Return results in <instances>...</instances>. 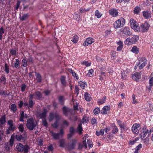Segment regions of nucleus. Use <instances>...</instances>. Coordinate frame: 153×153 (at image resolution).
Wrapping results in <instances>:
<instances>
[{"mask_svg":"<svg viewBox=\"0 0 153 153\" xmlns=\"http://www.w3.org/2000/svg\"><path fill=\"white\" fill-rule=\"evenodd\" d=\"M30 149V147L27 145L24 146L20 143H18L16 146V150L18 152L27 153Z\"/></svg>","mask_w":153,"mask_h":153,"instance_id":"obj_1","label":"nucleus"},{"mask_svg":"<svg viewBox=\"0 0 153 153\" xmlns=\"http://www.w3.org/2000/svg\"><path fill=\"white\" fill-rule=\"evenodd\" d=\"M36 125V121L33 118H29L27 120L26 126L28 129L30 130H33Z\"/></svg>","mask_w":153,"mask_h":153,"instance_id":"obj_2","label":"nucleus"},{"mask_svg":"<svg viewBox=\"0 0 153 153\" xmlns=\"http://www.w3.org/2000/svg\"><path fill=\"white\" fill-rule=\"evenodd\" d=\"M147 62V60L144 57L139 58L138 61L136 63V65H137V66H138L139 69L141 70L146 65Z\"/></svg>","mask_w":153,"mask_h":153,"instance_id":"obj_3","label":"nucleus"},{"mask_svg":"<svg viewBox=\"0 0 153 153\" xmlns=\"http://www.w3.org/2000/svg\"><path fill=\"white\" fill-rule=\"evenodd\" d=\"M125 23V20L121 18L116 21L114 23V26L115 28H118L123 26Z\"/></svg>","mask_w":153,"mask_h":153,"instance_id":"obj_4","label":"nucleus"},{"mask_svg":"<svg viewBox=\"0 0 153 153\" xmlns=\"http://www.w3.org/2000/svg\"><path fill=\"white\" fill-rule=\"evenodd\" d=\"M130 23L131 28L135 31H138L139 30V27L137 23L134 19H131L130 20Z\"/></svg>","mask_w":153,"mask_h":153,"instance_id":"obj_5","label":"nucleus"},{"mask_svg":"<svg viewBox=\"0 0 153 153\" xmlns=\"http://www.w3.org/2000/svg\"><path fill=\"white\" fill-rule=\"evenodd\" d=\"M121 31L123 35L125 36L126 37L130 36L132 34V33L130 30L129 27H124L121 29Z\"/></svg>","mask_w":153,"mask_h":153,"instance_id":"obj_6","label":"nucleus"},{"mask_svg":"<svg viewBox=\"0 0 153 153\" xmlns=\"http://www.w3.org/2000/svg\"><path fill=\"white\" fill-rule=\"evenodd\" d=\"M54 118H55L57 121H59L60 119V117L56 113H51L49 116V121H51Z\"/></svg>","mask_w":153,"mask_h":153,"instance_id":"obj_7","label":"nucleus"},{"mask_svg":"<svg viewBox=\"0 0 153 153\" xmlns=\"http://www.w3.org/2000/svg\"><path fill=\"white\" fill-rule=\"evenodd\" d=\"M150 27L149 24L147 22L144 24H141L139 27V30L142 32L147 31Z\"/></svg>","mask_w":153,"mask_h":153,"instance_id":"obj_8","label":"nucleus"},{"mask_svg":"<svg viewBox=\"0 0 153 153\" xmlns=\"http://www.w3.org/2000/svg\"><path fill=\"white\" fill-rule=\"evenodd\" d=\"M141 129V127L139 124L135 123L132 126L131 130L135 134H138L139 130Z\"/></svg>","mask_w":153,"mask_h":153,"instance_id":"obj_9","label":"nucleus"},{"mask_svg":"<svg viewBox=\"0 0 153 153\" xmlns=\"http://www.w3.org/2000/svg\"><path fill=\"white\" fill-rule=\"evenodd\" d=\"M141 133L140 134L141 138H143L145 137L147 134L149 135L151 134L150 131H148L146 128H143L141 130Z\"/></svg>","mask_w":153,"mask_h":153,"instance_id":"obj_10","label":"nucleus"},{"mask_svg":"<svg viewBox=\"0 0 153 153\" xmlns=\"http://www.w3.org/2000/svg\"><path fill=\"white\" fill-rule=\"evenodd\" d=\"M94 42L95 40L93 38L89 37L86 39L85 41L83 42V45L84 46H87L94 43Z\"/></svg>","mask_w":153,"mask_h":153,"instance_id":"obj_11","label":"nucleus"},{"mask_svg":"<svg viewBox=\"0 0 153 153\" xmlns=\"http://www.w3.org/2000/svg\"><path fill=\"white\" fill-rule=\"evenodd\" d=\"M42 96L41 93L39 91H37L32 94L30 95V97L33 99L39 100L42 97Z\"/></svg>","mask_w":153,"mask_h":153,"instance_id":"obj_12","label":"nucleus"},{"mask_svg":"<svg viewBox=\"0 0 153 153\" xmlns=\"http://www.w3.org/2000/svg\"><path fill=\"white\" fill-rule=\"evenodd\" d=\"M19 116L20 117L19 121L22 122H24V119L25 118H27L29 117L28 115L25 114L23 111H21L20 112Z\"/></svg>","mask_w":153,"mask_h":153,"instance_id":"obj_13","label":"nucleus"},{"mask_svg":"<svg viewBox=\"0 0 153 153\" xmlns=\"http://www.w3.org/2000/svg\"><path fill=\"white\" fill-rule=\"evenodd\" d=\"M109 14L113 17H116L118 15L117 10L115 8H112L110 9L109 11Z\"/></svg>","mask_w":153,"mask_h":153,"instance_id":"obj_14","label":"nucleus"},{"mask_svg":"<svg viewBox=\"0 0 153 153\" xmlns=\"http://www.w3.org/2000/svg\"><path fill=\"white\" fill-rule=\"evenodd\" d=\"M132 78L133 80L137 82L139 81L141 75L139 73L136 72L134 74L132 75Z\"/></svg>","mask_w":153,"mask_h":153,"instance_id":"obj_15","label":"nucleus"},{"mask_svg":"<svg viewBox=\"0 0 153 153\" xmlns=\"http://www.w3.org/2000/svg\"><path fill=\"white\" fill-rule=\"evenodd\" d=\"M110 110V107L108 106H104L101 111V114H106L108 113Z\"/></svg>","mask_w":153,"mask_h":153,"instance_id":"obj_16","label":"nucleus"},{"mask_svg":"<svg viewBox=\"0 0 153 153\" xmlns=\"http://www.w3.org/2000/svg\"><path fill=\"white\" fill-rule=\"evenodd\" d=\"M151 11L146 10L144 11L143 12V16L146 19H149L151 17Z\"/></svg>","mask_w":153,"mask_h":153,"instance_id":"obj_17","label":"nucleus"},{"mask_svg":"<svg viewBox=\"0 0 153 153\" xmlns=\"http://www.w3.org/2000/svg\"><path fill=\"white\" fill-rule=\"evenodd\" d=\"M89 116L88 115L85 114L83 115L81 122L82 123H87L89 122Z\"/></svg>","mask_w":153,"mask_h":153,"instance_id":"obj_18","label":"nucleus"},{"mask_svg":"<svg viewBox=\"0 0 153 153\" xmlns=\"http://www.w3.org/2000/svg\"><path fill=\"white\" fill-rule=\"evenodd\" d=\"M76 143V141L73 140H72V142L71 143H70L69 144L67 148L69 150H71L74 148Z\"/></svg>","mask_w":153,"mask_h":153,"instance_id":"obj_19","label":"nucleus"},{"mask_svg":"<svg viewBox=\"0 0 153 153\" xmlns=\"http://www.w3.org/2000/svg\"><path fill=\"white\" fill-rule=\"evenodd\" d=\"M106 97L105 96H104L101 99H98L97 100V102L99 105H100L105 102Z\"/></svg>","mask_w":153,"mask_h":153,"instance_id":"obj_20","label":"nucleus"},{"mask_svg":"<svg viewBox=\"0 0 153 153\" xmlns=\"http://www.w3.org/2000/svg\"><path fill=\"white\" fill-rule=\"evenodd\" d=\"M84 97L85 100L87 101H90L92 100L90 94L87 92H86L84 95Z\"/></svg>","mask_w":153,"mask_h":153,"instance_id":"obj_21","label":"nucleus"},{"mask_svg":"<svg viewBox=\"0 0 153 153\" xmlns=\"http://www.w3.org/2000/svg\"><path fill=\"white\" fill-rule=\"evenodd\" d=\"M33 99L31 97H30V98L29 99L28 106V109H30V108H32L33 106L34 103L32 100Z\"/></svg>","mask_w":153,"mask_h":153,"instance_id":"obj_22","label":"nucleus"},{"mask_svg":"<svg viewBox=\"0 0 153 153\" xmlns=\"http://www.w3.org/2000/svg\"><path fill=\"white\" fill-rule=\"evenodd\" d=\"M117 123L118 125H119L120 129L123 128L126 126V124L125 123L119 120L117 121Z\"/></svg>","mask_w":153,"mask_h":153,"instance_id":"obj_23","label":"nucleus"},{"mask_svg":"<svg viewBox=\"0 0 153 153\" xmlns=\"http://www.w3.org/2000/svg\"><path fill=\"white\" fill-rule=\"evenodd\" d=\"M131 39L132 43H134L138 40L139 36L137 35H134Z\"/></svg>","mask_w":153,"mask_h":153,"instance_id":"obj_24","label":"nucleus"},{"mask_svg":"<svg viewBox=\"0 0 153 153\" xmlns=\"http://www.w3.org/2000/svg\"><path fill=\"white\" fill-rule=\"evenodd\" d=\"M132 103L133 104H135L139 102V100H138V97L136 96L135 95H132Z\"/></svg>","mask_w":153,"mask_h":153,"instance_id":"obj_25","label":"nucleus"},{"mask_svg":"<svg viewBox=\"0 0 153 153\" xmlns=\"http://www.w3.org/2000/svg\"><path fill=\"white\" fill-rule=\"evenodd\" d=\"M82 124L81 123L79 124L77 127L76 131L79 134H82Z\"/></svg>","mask_w":153,"mask_h":153,"instance_id":"obj_26","label":"nucleus"},{"mask_svg":"<svg viewBox=\"0 0 153 153\" xmlns=\"http://www.w3.org/2000/svg\"><path fill=\"white\" fill-rule=\"evenodd\" d=\"M47 112V111L45 109H44L43 112L40 114V117L42 119H45V117H46Z\"/></svg>","mask_w":153,"mask_h":153,"instance_id":"obj_27","label":"nucleus"},{"mask_svg":"<svg viewBox=\"0 0 153 153\" xmlns=\"http://www.w3.org/2000/svg\"><path fill=\"white\" fill-rule=\"evenodd\" d=\"M51 133L52 134V135L54 139L57 140L60 137L59 134L58 133H54L53 131L51 132Z\"/></svg>","mask_w":153,"mask_h":153,"instance_id":"obj_28","label":"nucleus"},{"mask_svg":"<svg viewBox=\"0 0 153 153\" xmlns=\"http://www.w3.org/2000/svg\"><path fill=\"white\" fill-rule=\"evenodd\" d=\"M79 37L76 35H74L72 37L71 41L74 43H76L78 41Z\"/></svg>","mask_w":153,"mask_h":153,"instance_id":"obj_29","label":"nucleus"},{"mask_svg":"<svg viewBox=\"0 0 153 153\" xmlns=\"http://www.w3.org/2000/svg\"><path fill=\"white\" fill-rule=\"evenodd\" d=\"M139 138L137 137L135 139H134L133 140H130L128 142V143L129 145H132L134 144L138 140Z\"/></svg>","mask_w":153,"mask_h":153,"instance_id":"obj_30","label":"nucleus"},{"mask_svg":"<svg viewBox=\"0 0 153 153\" xmlns=\"http://www.w3.org/2000/svg\"><path fill=\"white\" fill-rule=\"evenodd\" d=\"M88 136L87 134H85L83 138V143L84 146H85L86 148H87V145L86 143V140L87 138L88 137Z\"/></svg>","mask_w":153,"mask_h":153,"instance_id":"obj_31","label":"nucleus"},{"mask_svg":"<svg viewBox=\"0 0 153 153\" xmlns=\"http://www.w3.org/2000/svg\"><path fill=\"white\" fill-rule=\"evenodd\" d=\"M63 113L66 116H68V114L69 111V109L66 107H64L62 108Z\"/></svg>","mask_w":153,"mask_h":153,"instance_id":"obj_32","label":"nucleus"},{"mask_svg":"<svg viewBox=\"0 0 153 153\" xmlns=\"http://www.w3.org/2000/svg\"><path fill=\"white\" fill-rule=\"evenodd\" d=\"M131 40L130 38H128L126 39L124 42L125 44L126 45H128L132 44V43L131 41Z\"/></svg>","mask_w":153,"mask_h":153,"instance_id":"obj_33","label":"nucleus"},{"mask_svg":"<svg viewBox=\"0 0 153 153\" xmlns=\"http://www.w3.org/2000/svg\"><path fill=\"white\" fill-rule=\"evenodd\" d=\"M141 10V8L140 7L137 6L135 7L134 10V12L135 14H138L140 12Z\"/></svg>","mask_w":153,"mask_h":153,"instance_id":"obj_34","label":"nucleus"},{"mask_svg":"<svg viewBox=\"0 0 153 153\" xmlns=\"http://www.w3.org/2000/svg\"><path fill=\"white\" fill-rule=\"evenodd\" d=\"M10 109L13 112H16L17 110L16 104H12L11 105Z\"/></svg>","mask_w":153,"mask_h":153,"instance_id":"obj_35","label":"nucleus"},{"mask_svg":"<svg viewBox=\"0 0 153 153\" xmlns=\"http://www.w3.org/2000/svg\"><path fill=\"white\" fill-rule=\"evenodd\" d=\"M102 14L100 12L97 10H96L95 12V16H96L98 18H100L102 16Z\"/></svg>","mask_w":153,"mask_h":153,"instance_id":"obj_36","label":"nucleus"},{"mask_svg":"<svg viewBox=\"0 0 153 153\" xmlns=\"http://www.w3.org/2000/svg\"><path fill=\"white\" fill-rule=\"evenodd\" d=\"M59 102L61 105H63L64 104V102L65 101V99L63 96H60L58 98Z\"/></svg>","mask_w":153,"mask_h":153,"instance_id":"obj_37","label":"nucleus"},{"mask_svg":"<svg viewBox=\"0 0 153 153\" xmlns=\"http://www.w3.org/2000/svg\"><path fill=\"white\" fill-rule=\"evenodd\" d=\"M105 72H101V74L99 75V79L101 81H102L104 79V78L105 77Z\"/></svg>","mask_w":153,"mask_h":153,"instance_id":"obj_38","label":"nucleus"},{"mask_svg":"<svg viewBox=\"0 0 153 153\" xmlns=\"http://www.w3.org/2000/svg\"><path fill=\"white\" fill-rule=\"evenodd\" d=\"M65 77L64 76H62L61 77L60 80L63 86H65L66 84V82L65 81Z\"/></svg>","mask_w":153,"mask_h":153,"instance_id":"obj_39","label":"nucleus"},{"mask_svg":"<svg viewBox=\"0 0 153 153\" xmlns=\"http://www.w3.org/2000/svg\"><path fill=\"white\" fill-rule=\"evenodd\" d=\"M36 79L38 82H40L42 81V77L39 74L36 73Z\"/></svg>","mask_w":153,"mask_h":153,"instance_id":"obj_40","label":"nucleus"},{"mask_svg":"<svg viewBox=\"0 0 153 153\" xmlns=\"http://www.w3.org/2000/svg\"><path fill=\"white\" fill-rule=\"evenodd\" d=\"M4 33V30L2 27L0 28V40H1L3 38V36Z\"/></svg>","mask_w":153,"mask_h":153,"instance_id":"obj_41","label":"nucleus"},{"mask_svg":"<svg viewBox=\"0 0 153 153\" xmlns=\"http://www.w3.org/2000/svg\"><path fill=\"white\" fill-rule=\"evenodd\" d=\"M149 79L150 86H153V73L152 74L151 76L149 77Z\"/></svg>","mask_w":153,"mask_h":153,"instance_id":"obj_42","label":"nucleus"},{"mask_svg":"<svg viewBox=\"0 0 153 153\" xmlns=\"http://www.w3.org/2000/svg\"><path fill=\"white\" fill-rule=\"evenodd\" d=\"M118 131V129L115 126H114L112 128V132L114 134H116Z\"/></svg>","mask_w":153,"mask_h":153,"instance_id":"obj_43","label":"nucleus"},{"mask_svg":"<svg viewBox=\"0 0 153 153\" xmlns=\"http://www.w3.org/2000/svg\"><path fill=\"white\" fill-rule=\"evenodd\" d=\"M81 64L82 65H83L86 66L87 67L90 66L91 64V63L90 62H88V61H84L81 62Z\"/></svg>","mask_w":153,"mask_h":153,"instance_id":"obj_44","label":"nucleus"},{"mask_svg":"<svg viewBox=\"0 0 153 153\" xmlns=\"http://www.w3.org/2000/svg\"><path fill=\"white\" fill-rule=\"evenodd\" d=\"M131 51L133 53L136 54L138 53L139 52L138 48L136 46H134L132 47L131 50Z\"/></svg>","mask_w":153,"mask_h":153,"instance_id":"obj_45","label":"nucleus"},{"mask_svg":"<svg viewBox=\"0 0 153 153\" xmlns=\"http://www.w3.org/2000/svg\"><path fill=\"white\" fill-rule=\"evenodd\" d=\"M94 71L93 69H90L87 74V75L89 77H91L94 75Z\"/></svg>","mask_w":153,"mask_h":153,"instance_id":"obj_46","label":"nucleus"},{"mask_svg":"<svg viewBox=\"0 0 153 153\" xmlns=\"http://www.w3.org/2000/svg\"><path fill=\"white\" fill-rule=\"evenodd\" d=\"M6 82V78L3 75L1 76L0 78V82L5 84Z\"/></svg>","mask_w":153,"mask_h":153,"instance_id":"obj_47","label":"nucleus"},{"mask_svg":"<svg viewBox=\"0 0 153 153\" xmlns=\"http://www.w3.org/2000/svg\"><path fill=\"white\" fill-rule=\"evenodd\" d=\"M79 85L80 86L81 88L82 89H84L85 87L87 86V84L86 82H79Z\"/></svg>","mask_w":153,"mask_h":153,"instance_id":"obj_48","label":"nucleus"},{"mask_svg":"<svg viewBox=\"0 0 153 153\" xmlns=\"http://www.w3.org/2000/svg\"><path fill=\"white\" fill-rule=\"evenodd\" d=\"M22 138V137L21 135L17 134L16 135V140L19 141H21Z\"/></svg>","mask_w":153,"mask_h":153,"instance_id":"obj_49","label":"nucleus"},{"mask_svg":"<svg viewBox=\"0 0 153 153\" xmlns=\"http://www.w3.org/2000/svg\"><path fill=\"white\" fill-rule=\"evenodd\" d=\"M104 130L103 129H101L100 131H96V134L97 136H99L100 135H102L104 134Z\"/></svg>","mask_w":153,"mask_h":153,"instance_id":"obj_50","label":"nucleus"},{"mask_svg":"<svg viewBox=\"0 0 153 153\" xmlns=\"http://www.w3.org/2000/svg\"><path fill=\"white\" fill-rule=\"evenodd\" d=\"M65 141L64 139H61L59 141V146L61 147H64L65 144Z\"/></svg>","mask_w":153,"mask_h":153,"instance_id":"obj_51","label":"nucleus"},{"mask_svg":"<svg viewBox=\"0 0 153 153\" xmlns=\"http://www.w3.org/2000/svg\"><path fill=\"white\" fill-rule=\"evenodd\" d=\"M4 71L6 73L8 74L9 72V67L7 64L6 63L4 65Z\"/></svg>","mask_w":153,"mask_h":153,"instance_id":"obj_52","label":"nucleus"},{"mask_svg":"<svg viewBox=\"0 0 153 153\" xmlns=\"http://www.w3.org/2000/svg\"><path fill=\"white\" fill-rule=\"evenodd\" d=\"M18 129L20 131L23 132L24 130V125L23 124H20L18 126Z\"/></svg>","mask_w":153,"mask_h":153,"instance_id":"obj_53","label":"nucleus"},{"mask_svg":"<svg viewBox=\"0 0 153 153\" xmlns=\"http://www.w3.org/2000/svg\"><path fill=\"white\" fill-rule=\"evenodd\" d=\"M5 122V117L4 116L2 117L0 119V123L1 124H4Z\"/></svg>","mask_w":153,"mask_h":153,"instance_id":"obj_54","label":"nucleus"},{"mask_svg":"<svg viewBox=\"0 0 153 153\" xmlns=\"http://www.w3.org/2000/svg\"><path fill=\"white\" fill-rule=\"evenodd\" d=\"M93 112L95 114H98L100 112V109L99 108H96L94 109Z\"/></svg>","mask_w":153,"mask_h":153,"instance_id":"obj_55","label":"nucleus"},{"mask_svg":"<svg viewBox=\"0 0 153 153\" xmlns=\"http://www.w3.org/2000/svg\"><path fill=\"white\" fill-rule=\"evenodd\" d=\"M28 17V15L27 14L23 15L21 17V19L22 21H24Z\"/></svg>","mask_w":153,"mask_h":153,"instance_id":"obj_56","label":"nucleus"},{"mask_svg":"<svg viewBox=\"0 0 153 153\" xmlns=\"http://www.w3.org/2000/svg\"><path fill=\"white\" fill-rule=\"evenodd\" d=\"M15 60L16 61V62L15 63L14 67L16 68H17L20 65V61L18 59H16Z\"/></svg>","mask_w":153,"mask_h":153,"instance_id":"obj_57","label":"nucleus"},{"mask_svg":"<svg viewBox=\"0 0 153 153\" xmlns=\"http://www.w3.org/2000/svg\"><path fill=\"white\" fill-rule=\"evenodd\" d=\"M22 66L24 67H26L27 66V61L26 59L23 58L22 60Z\"/></svg>","mask_w":153,"mask_h":153,"instance_id":"obj_58","label":"nucleus"},{"mask_svg":"<svg viewBox=\"0 0 153 153\" xmlns=\"http://www.w3.org/2000/svg\"><path fill=\"white\" fill-rule=\"evenodd\" d=\"M58 121L56 120V121L53 124H52V127L55 128H57L58 126Z\"/></svg>","mask_w":153,"mask_h":153,"instance_id":"obj_59","label":"nucleus"},{"mask_svg":"<svg viewBox=\"0 0 153 153\" xmlns=\"http://www.w3.org/2000/svg\"><path fill=\"white\" fill-rule=\"evenodd\" d=\"M100 70L101 71H103L106 68V66L105 65H103L101 66H98Z\"/></svg>","mask_w":153,"mask_h":153,"instance_id":"obj_60","label":"nucleus"},{"mask_svg":"<svg viewBox=\"0 0 153 153\" xmlns=\"http://www.w3.org/2000/svg\"><path fill=\"white\" fill-rule=\"evenodd\" d=\"M9 143H6L4 146V147L6 149V150L7 151H9L10 150V148L9 146Z\"/></svg>","mask_w":153,"mask_h":153,"instance_id":"obj_61","label":"nucleus"},{"mask_svg":"<svg viewBox=\"0 0 153 153\" xmlns=\"http://www.w3.org/2000/svg\"><path fill=\"white\" fill-rule=\"evenodd\" d=\"M89 9H88L87 10H85V9H83L82 8H80L79 9V11L81 13H84L86 11H88L89 10Z\"/></svg>","mask_w":153,"mask_h":153,"instance_id":"obj_62","label":"nucleus"},{"mask_svg":"<svg viewBox=\"0 0 153 153\" xmlns=\"http://www.w3.org/2000/svg\"><path fill=\"white\" fill-rule=\"evenodd\" d=\"M69 131L70 133L74 134L75 131V130L73 127L71 126L70 128Z\"/></svg>","mask_w":153,"mask_h":153,"instance_id":"obj_63","label":"nucleus"},{"mask_svg":"<svg viewBox=\"0 0 153 153\" xmlns=\"http://www.w3.org/2000/svg\"><path fill=\"white\" fill-rule=\"evenodd\" d=\"M88 144V146L90 148H92L93 146L92 142L90 140H87Z\"/></svg>","mask_w":153,"mask_h":153,"instance_id":"obj_64","label":"nucleus"}]
</instances>
